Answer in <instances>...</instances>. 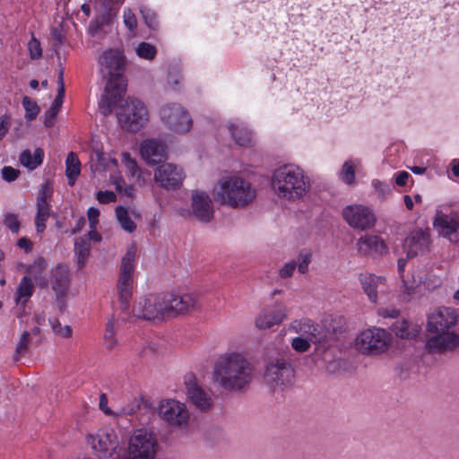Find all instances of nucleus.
Masks as SVG:
<instances>
[{"instance_id":"nucleus-28","label":"nucleus","mask_w":459,"mask_h":459,"mask_svg":"<svg viewBox=\"0 0 459 459\" xmlns=\"http://www.w3.org/2000/svg\"><path fill=\"white\" fill-rule=\"evenodd\" d=\"M124 313L125 316H112L106 324L104 343L106 348L109 351H112L117 346V340L116 338V333L121 330L123 324L126 322H132V318L128 314V311Z\"/></svg>"},{"instance_id":"nucleus-41","label":"nucleus","mask_w":459,"mask_h":459,"mask_svg":"<svg viewBox=\"0 0 459 459\" xmlns=\"http://www.w3.org/2000/svg\"><path fill=\"white\" fill-rule=\"evenodd\" d=\"M140 13L144 21V23L146 24V26L148 28H150L151 30H156L158 28L159 22H158L157 14L155 13V12L153 10H152L151 8H149L147 6L141 5Z\"/></svg>"},{"instance_id":"nucleus-48","label":"nucleus","mask_w":459,"mask_h":459,"mask_svg":"<svg viewBox=\"0 0 459 459\" xmlns=\"http://www.w3.org/2000/svg\"><path fill=\"white\" fill-rule=\"evenodd\" d=\"M142 402V397L134 398L131 402H129L126 406H124L121 409V414L133 415L136 413L141 408Z\"/></svg>"},{"instance_id":"nucleus-47","label":"nucleus","mask_w":459,"mask_h":459,"mask_svg":"<svg viewBox=\"0 0 459 459\" xmlns=\"http://www.w3.org/2000/svg\"><path fill=\"white\" fill-rule=\"evenodd\" d=\"M124 24L131 31L134 32L137 28V19L135 14L130 8H125L123 13Z\"/></svg>"},{"instance_id":"nucleus-6","label":"nucleus","mask_w":459,"mask_h":459,"mask_svg":"<svg viewBox=\"0 0 459 459\" xmlns=\"http://www.w3.org/2000/svg\"><path fill=\"white\" fill-rule=\"evenodd\" d=\"M214 199L221 204L234 209L249 205L256 196L251 183L238 176L222 178L213 187Z\"/></svg>"},{"instance_id":"nucleus-39","label":"nucleus","mask_w":459,"mask_h":459,"mask_svg":"<svg viewBox=\"0 0 459 459\" xmlns=\"http://www.w3.org/2000/svg\"><path fill=\"white\" fill-rule=\"evenodd\" d=\"M48 264L43 257H39L30 264L26 265L25 272L32 275L35 281L42 275L47 269Z\"/></svg>"},{"instance_id":"nucleus-54","label":"nucleus","mask_w":459,"mask_h":459,"mask_svg":"<svg viewBox=\"0 0 459 459\" xmlns=\"http://www.w3.org/2000/svg\"><path fill=\"white\" fill-rule=\"evenodd\" d=\"M297 268V262L295 260H291L286 263L279 271V275L281 278L286 279L291 277Z\"/></svg>"},{"instance_id":"nucleus-56","label":"nucleus","mask_w":459,"mask_h":459,"mask_svg":"<svg viewBox=\"0 0 459 459\" xmlns=\"http://www.w3.org/2000/svg\"><path fill=\"white\" fill-rule=\"evenodd\" d=\"M372 186L381 197H385L391 192L390 186L378 179H374L372 181Z\"/></svg>"},{"instance_id":"nucleus-30","label":"nucleus","mask_w":459,"mask_h":459,"mask_svg":"<svg viewBox=\"0 0 459 459\" xmlns=\"http://www.w3.org/2000/svg\"><path fill=\"white\" fill-rule=\"evenodd\" d=\"M35 290L32 278L30 275L23 276L14 292V303L20 308L25 309V307Z\"/></svg>"},{"instance_id":"nucleus-17","label":"nucleus","mask_w":459,"mask_h":459,"mask_svg":"<svg viewBox=\"0 0 459 459\" xmlns=\"http://www.w3.org/2000/svg\"><path fill=\"white\" fill-rule=\"evenodd\" d=\"M434 226L439 235L447 238L453 243L459 242V206L453 209L449 213L437 214Z\"/></svg>"},{"instance_id":"nucleus-24","label":"nucleus","mask_w":459,"mask_h":459,"mask_svg":"<svg viewBox=\"0 0 459 459\" xmlns=\"http://www.w3.org/2000/svg\"><path fill=\"white\" fill-rule=\"evenodd\" d=\"M142 158L147 164H159L166 159V145L163 142L148 139L142 142L140 146Z\"/></svg>"},{"instance_id":"nucleus-44","label":"nucleus","mask_w":459,"mask_h":459,"mask_svg":"<svg viewBox=\"0 0 459 459\" xmlns=\"http://www.w3.org/2000/svg\"><path fill=\"white\" fill-rule=\"evenodd\" d=\"M312 255L308 251H301L299 255L297 267L300 273L304 274L308 271L309 264L311 263Z\"/></svg>"},{"instance_id":"nucleus-57","label":"nucleus","mask_w":459,"mask_h":459,"mask_svg":"<svg viewBox=\"0 0 459 459\" xmlns=\"http://www.w3.org/2000/svg\"><path fill=\"white\" fill-rule=\"evenodd\" d=\"M99 3L105 11L111 12L114 9L118 8L123 3L124 0H95Z\"/></svg>"},{"instance_id":"nucleus-15","label":"nucleus","mask_w":459,"mask_h":459,"mask_svg":"<svg viewBox=\"0 0 459 459\" xmlns=\"http://www.w3.org/2000/svg\"><path fill=\"white\" fill-rule=\"evenodd\" d=\"M185 385L187 398L196 410L206 412L212 408L213 399L210 391L199 385L193 373L185 376Z\"/></svg>"},{"instance_id":"nucleus-22","label":"nucleus","mask_w":459,"mask_h":459,"mask_svg":"<svg viewBox=\"0 0 459 459\" xmlns=\"http://www.w3.org/2000/svg\"><path fill=\"white\" fill-rule=\"evenodd\" d=\"M430 243L429 230L419 229L411 231L403 241V250L406 252L407 258H412L429 252Z\"/></svg>"},{"instance_id":"nucleus-26","label":"nucleus","mask_w":459,"mask_h":459,"mask_svg":"<svg viewBox=\"0 0 459 459\" xmlns=\"http://www.w3.org/2000/svg\"><path fill=\"white\" fill-rule=\"evenodd\" d=\"M286 307L282 304H275L273 307L260 312L255 318V326L259 329H268L280 325L286 316Z\"/></svg>"},{"instance_id":"nucleus-19","label":"nucleus","mask_w":459,"mask_h":459,"mask_svg":"<svg viewBox=\"0 0 459 459\" xmlns=\"http://www.w3.org/2000/svg\"><path fill=\"white\" fill-rule=\"evenodd\" d=\"M53 194V185L47 180L40 187L37 197V213L35 217V227L38 233L46 230V222L50 216V200Z\"/></svg>"},{"instance_id":"nucleus-38","label":"nucleus","mask_w":459,"mask_h":459,"mask_svg":"<svg viewBox=\"0 0 459 459\" xmlns=\"http://www.w3.org/2000/svg\"><path fill=\"white\" fill-rule=\"evenodd\" d=\"M32 342L31 333L24 331L16 345L13 359L18 361L22 357L29 351V345Z\"/></svg>"},{"instance_id":"nucleus-49","label":"nucleus","mask_w":459,"mask_h":459,"mask_svg":"<svg viewBox=\"0 0 459 459\" xmlns=\"http://www.w3.org/2000/svg\"><path fill=\"white\" fill-rule=\"evenodd\" d=\"M114 184L116 186V189L119 194L125 195L128 197H133L134 195V186L131 185H126L124 180L121 178H117L114 180Z\"/></svg>"},{"instance_id":"nucleus-3","label":"nucleus","mask_w":459,"mask_h":459,"mask_svg":"<svg viewBox=\"0 0 459 459\" xmlns=\"http://www.w3.org/2000/svg\"><path fill=\"white\" fill-rule=\"evenodd\" d=\"M99 64L103 76L108 77L105 92L100 101V112L107 116L112 112L117 103L126 92V56L117 49H108L100 56Z\"/></svg>"},{"instance_id":"nucleus-45","label":"nucleus","mask_w":459,"mask_h":459,"mask_svg":"<svg viewBox=\"0 0 459 459\" xmlns=\"http://www.w3.org/2000/svg\"><path fill=\"white\" fill-rule=\"evenodd\" d=\"M49 323L53 332L62 337L67 338L72 334V330L69 325L62 326L59 320L56 318L49 319Z\"/></svg>"},{"instance_id":"nucleus-29","label":"nucleus","mask_w":459,"mask_h":459,"mask_svg":"<svg viewBox=\"0 0 459 459\" xmlns=\"http://www.w3.org/2000/svg\"><path fill=\"white\" fill-rule=\"evenodd\" d=\"M57 83H58L57 94H56L54 101L50 105L49 108L45 112V115H44V125L47 127H51L55 125L56 115L59 112L61 106L64 102L65 83H64L63 70H61L59 72Z\"/></svg>"},{"instance_id":"nucleus-11","label":"nucleus","mask_w":459,"mask_h":459,"mask_svg":"<svg viewBox=\"0 0 459 459\" xmlns=\"http://www.w3.org/2000/svg\"><path fill=\"white\" fill-rule=\"evenodd\" d=\"M159 417L171 429L185 431L190 422V412L184 403L175 399L161 400L158 405Z\"/></svg>"},{"instance_id":"nucleus-59","label":"nucleus","mask_w":459,"mask_h":459,"mask_svg":"<svg viewBox=\"0 0 459 459\" xmlns=\"http://www.w3.org/2000/svg\"><path fill=\"white\" fill-rule=\"evenodd\" d=\"M87 216L90 222V228L96 229L98 218L100 216V211L95 207H90L87 211Z\"/></svg>"},{"instance_id":"nucleus-36","label":"nucleus","mask_w":459,"mask_h":459,"mask_svg":"<svg viewBox=\"0 0 459 459\" xmlns=\"http://www.w3.org/2000/svg\"><path fill=\"white\" fill-rule=\"evenodd\" d=\"M122 162L124 163L128 175L131 178H135L138 182H141V178L143 177V171L138 166L137 162L134 159H133L129 152H123L121 154Z\"/></svg>"},{"instance_id":"nucleus-8","label":"nucleus","mask_w":459,"mask_h":459,"mask_svg":"<svg viewBox=\"0 0 459 459\" xmlns=\"http://www.w3.org/2000/svg\"><path fill=\"white\" fill-rule=\"evenodd\" d=\"M266 383L273 388L285 389L295 382V370L288 354L271 358L264 371Z\"/></svg>"},{"instance_id":"nucleus-31","label":"nucleus","mask_w":459,"mask_h":459,"mask_svg":"<svg viewBox=\"0 0 459 459\" xmlns=\"http://www.w3.org/2000/svg\"><path fill=\"white\" fill-rule=\"evenodd\" d=\"M392 330L398 338L413 340L420 334L421 327L417 323L402 319L393 325Z\"/></svg>"},{"instance_id":"nucleus-42","label":"nucleus","mask_w":459,"mask_h":459,"mask_svg":"<svg viewBox=\"0 0 459 459\" xmlns=\"http://www.w3.org/2000/svg\"><path fill=\"white\" fill-rule=\"evenodd\" d=\"M355 166L352 160H346L340 171V178L346 184L351 185L355 181Z\"/></svg>"},{"instance_id":"nucleus-51","label":"nucleus","mask_w":459,"mask_h":459,"mask_svg":"<svg viewBox=\"0 0 459 459\" xmlns=\"http://www.w3.org/2000/svg\"><path fill=\"white\" fill-rule=\"evenodd\" d=\"M4 223L13 233L19 232L20 221L16 214L6 213L4 215Z\"/></svg>"},{"instance_id":"nucleus-52","label":"nucleus","mask_w":459,"mask_h":459,"mask_svg":"<svg viewBox=\"0 0 459 459\" xmlns=\"http://www.w3.org/2000/svg\"><path fill=\"white\" fill-rule=\"evenodd\" d=\"M28 49L31 59H38L41 56L42 49L39 41L32 37L28 43Z\"/></svg>"},{"instance_id":"nucleus-37","label":"nucleus","mask_w":459,"mask_h":459,"mask_svg":"<svg viewBox=\"0 0 459 459\" xmlns=\"http://www.w3.org/2000/svg\"><path fill=\"white\" fill-rule=\"evenodd\" d=\"M116 216L121 226V228L131 233L135 230L136 225L134 221L130 218L127 210L123 206H117L116 208Z\"/></svg>"},{"instance_id":"nucleus-1","label":"nucleus","mask_w":459,"mask_h":459,"mask_svg":"<svg viewBox=\"0 0 459 459\" xmlns=\"http://www.w3.org/2000/svg\"><path fill=\"white\" fill-rule=\"evenodd\" d=\"M197 307L194 294L163 292L139 297L134 303L131 318L147 321L174 317L190 312Z\"/></svg>"},{"instance_id":"nucleus-32","label":"nucleus","mask_w":459,"mask_h":459,"mask_svg":"<svg viewBox=\"0 0 459 459\" xmlns=\"http://www.w3.org/2000/svg\"><path fill=\"white\" fill-rule=\"evenodd\" d=\"M228 129L236 142L240 146H250L253 143L252 132L242 123H229Z\"/></svg>"},{"instance_id":"nucleus-23","label":"nucleus","mask_w":459,"mask_h":459,"mask_svg":"<svg viewBox=\"0 0 459 459\" xmlns=\"http://www.w3.org/2000/svg\"><path fill=\"white\" fill-rule=\"evenodd\" d=\"M358 252L362 255L379 257L388 253V247L385 240L377 235H365L356 243Z\"/></svg>"},{"instance_id":"nucleus-9","label":"nucleus","mask_w":459,"mask_h":459,"mask_svg":"<svg viewBox=\"0 0 459 459\" xmlns=\"http://www.w3.org/2000/svg\"><path fill=\"white\" fill-rule=\"evenodd\" d=\"M159 451L156 435L150 430L140 429L134 431L128 440L126 455L118 459H155Z\"/></svg>"},{"instance_id":"nucleus-5","label":"nucleus","mask_w":459,"mask_h":459,"mask_svg":"<svg viewBox=\"0 0 459 459\" xmlns=\"http://www.w3.org/2000/svg\"><path fill=\"white\" fill-rule=\"evenodd\" d=\"M272 188L280 198L295 202L302 199L310 188V182L304 170L294 164H285L272 175Z\"/></svg>"},{"instance_id":"nucleus-64","label":"nucleus","mask_w":459,"mask_h":459,"mask_svg":"<svg viewBox=\"0 0 459 459\" xmlns=\"http://www.w3.org/2000/svg\"><path fill=\"white\" fill-rule=\"evenodd\" d=\"M51 34H52L53 39L55 40V44H54L55 48H56L57 46H59L63 43V36L57 29H53Z\"/></svg>"},{"instance_id":"nucleus-46","label":"nucleus","mask_w":459,"mask_h":459,"mask_svg":"<svg viewBox=\"0 0 459 459\" xmlns=\"http://www.w3.org/2000/svg\"><path fill=\"white\" fill-rule=\"evenodd\" d=\"M91 169L95 170L104 169L107 161L104 153L100 151H94L91 155Z\"/></svg>"},{"instance_id":"nucleus-16","label":"nucleus","mask_w":459,"mask_h":459,"mask_svg":"<svg viewBox=\"0 0 459 459\" xmlns=\"http://www.w3.org/2000/svg\"><path fill=\"white\" fill-rule=\"evenodd\" d=\"M70 273L66 265L58 264L51 269L49 273V283L56 294V300L59 309L62 311L65 307V298L70 286Z\"/></svg>"},{"instance_id":"nucleus-61","label":"nucleus","mask_w":459,"mask_h":459,"mask_svg":"<svg viewBox=\"0 0 459 459\" xmlns=\"http://www.w3.org/2000/svg\"><path fill=\"white\" fill-rule=\"evenodd\" d=\"M409 178H411V175L407 171H399L394 175L395 183L399 186H405Z\"/></svg>"},{"instance_id":"nucleus-20","label":"nucleus","mask_w":459,"mask_h":459,"mask_svg":"<svg viewBox=\"0 0 459 459\" xmlns=\"http://www.w3.org/2000/svg\"><path fill=\"white\" fill-rule=\"evenodd\" d=\"M201 222H209L213 218V204L210 195L202 190L191 194V212H186Z\"/></svg>"},{"instance_id":"nucleus-21","label":"nucleus","mask_w":459,"mask_h":459,"mask_svg":"<svg viewBox=\"0 0 459 459\" xmlns=\"http://www.w3.org/2000/svg\"><path fill=\"white\" fill-rule=\"evenodd\" d=\"M185 178L183 169L172 163L159 166L154 171V180L160 187L176 189L179 187Z\"/></svg>"},{"instance_id":"nucleus-14","label":"nucleus","mask_w":459,"mask_h":459,"mask_svg":"<svg viewBox=\"0 0 459 459\" xmlns=\"http://www.w3.org/2000/svg\"><path fill=\"white\" fill-rule=\"evenodd\" d=\"M87 442L94 454L104 459L111 457L119 445L117 436L111 428L100 429L95 434L88 436Z\"/></svg>"},{"instance_id":"nucleus-58","label":"nucleus","mask_w":459,"mask_h":459,"mask_svg":"<svg viewBox=\"0 0 459 459\" xmlns=\"http://www.w3.org/2000/svg\"><path fill=\"white\" fill-rule=\"evenodd\" d=\"M377 314L384 318H396L400 315V310L395 307H380Z\"/></svg>"},{"instance_id":"nucleus-10","label":"nucleus","mask_w":459,"mask_h":459,"mask_svg":"<svg viewBox=\"0 0 459 459\" xmlns=\"http://www.w3.org/2000/svg\"><path fill=\"white\" fill-rule=\"evenodd\" d=\"M392 334L379 327H371L360 332L355 346L358 351L367 355H379L385 352L392 343Z\"/></svg>"},{"instance_id":"nucleus-4","label":"nucleus","mask_w":459,"mask_h":459,"mask_svg":"<svg viewBox=\"0 0 459 459\" xmlns=\"http://www.w3.org/2000/svg\"><path fill=\"white\" fill-rule=\"evenodd\" d=\"M457 321V314L452 307H438L429 316L427 329L435 333L426 343L429 353H442L453 350L459 344V335L449 332Z\"/></svg>"},{"instance_id":"nucleus-60","label":"nucleus","mask_w":459,"mask_h":459,"mask_svg":"<svg viewBox=\"0 0 459 459\" xmlns=\"http://www.w3.org/2000/svg\"><path fill=\"white\" fill-rule=\"evenodd\" d=\"M10 119L7 116L0 117V141L5 136L9 131Z\"/></svg>"},{"instance_id":"nucleus-43","label":"nucleus","mask_w":459,"mask_h":459,"mask_svg":"<svg viewBox=\"0 0 459 459\" xmlns=\"http://www.w3.org/2000/svg\"><path fill=\"white\" fill-rule=\"evenodd\" d=\"M135 51L139 57L147 60H152L157 54L156 48L151 43L147 42H141L138 44Z\"/></svg>"},{"instance_id":"nucleus-27","label":"nucleus","mask_w":459,"mask_h":459,"mask_svg":"<svg viewBox=\"0 0 459 459\" xmlns=\"http://www.w3.org/2000/svg\"><path fill=\"white\" fill-rule=\"evenodd\" d=\"M363 291L368 299L377 303L378 299V291L385 285L386 279L384 276L376 275L369 273H360L359 277Z\"/></svg>"},{"instance_id":"nucleus-50","label":"nucleus","mask_w":459,"mask_h":459,"mask_svg":"<svg viewBox=\"0 0 459 459\" xmlns=\"http://www.w3.org/2000/svg\"><path fill=\"white\" fill-rule=\"evenodd\" d=\"M420 282L415 279L412 281H406L403 278V299L409 300L412 294L415 292L416 288L419 286Z\"/></svg>"},{"instance_id":"nucleus-35","label":"nucleus","mask_w":459,"mask_h":459,"mask_svg":"<svg viewBox=\"0 0 459 459\" xmlns=\"http://www.w3.org/2000/svg\"><path fill=\"white\" fill-rule=\"evenodd\" d=\"M74 253L77 256L79 267H82L90 254V243L82 238H78L74 242Z\"/></svg>"},{"instance_id":"nucleus-55","label":"nucleus","mask_w":459,"mask_h":459,"mask_svg":"<svg viewBox=\"0 0 459 459\" xmlns=\"http://www.w3.org/2000/svg\"><path fill=\"white\" fill-rule=\"evenodd\" d=\"M97 200L100 204L113 203V202H116L117 195L112 191H108V190L107 191H99L97 193Z\"/></svg>"},{"instance_id":"nucleus-12","label":"nucleus","mask_w":459,"mask_h":459,"mask_svg":"<svg viewBox=\"0 0 459 459\" xmlns=\"http://www.w3.org/2000/svg\"><path fill=\"white\" fill-rule=\"evenodd\" d=\"M117 117L122 127L132 132L141 129L149 120L145 105L141 100L132 98L126 100Z\"/></svg>"},{"instance_id":"nucleus-33","label":"nucleus","mask_w":459,"mask_h":459,"mask_svg":"<svg viewBox=\"0 0 459 459\" xmlns=\"http://www.w3.org/2000/svg\"><path fill=\"white\" fill-rule=\"evenodd\" d=\"M44 160V152L41 148H37L32 155L31 152L24 150L19 157L21 164L30 170H33L40 166Z\"/></svg>"},{"instance_id":"nucleus-34","label":"nucleus","mask_w":459,"mask_h":459,"mask_svg":"<svg viewBox=\"0 0 459 459\" xmlns=\"http://www.w3.org/2000/svg\"><path fill=\"white\" fill-rule=\"evenodd\" d=\"M65 175L68 178L69 185L73 186L80 175L81 163L74 152H69L65 160Z\"/></svg>"},{"instance_id":"nucleus-2","label":"nucleus","mask_w":459,"mask_h":459,"mask_svg":"<svg viewBox=\"0 0 459 459\" xmlns=\"http://www.w3.org/2000/svg\"><path fill=\"white\" fill-rule=\"evenodd\" d=\"M254 377V367L240 352H225L218 357L213 365L212 380L226 392H246Z\"/></svg>"},{"instance_id":"nucleus-62","label":"nucleus","mask_w":459,"mask_h":459,"mask_svg":"<svg viewBox=\"0 0 459 459\" xmlns=\"http://www.w3.org/2000/svg\"><path fill=\"white\" fill-rule=\"evenodd\" d=\"M100 409L107 415L113 414L111 409L108 406V397L105 394L100 395Z\"/></svg>"},{"instance_id":"nucleus-18","label":"nucleus","mask_w":459,"mask_h":459,"mask_svg":"<svg viewBox=\"0 0 459 459\" xmlns=\"http://www.w3.org/2000/svg\"><path fill=\"white\" fill-rule=\"evenodd\" d=\"M342 215L351 227L358 230L370 229L376 222L373 212L363 205H349L344 208Z\"/></svg>"},{"instance_id":"nucleus-25","label":"nucleus","mask_w":459,"mask_h":459,"mask_svg":"<svg viewBox=\"0 0 459 459\" xmlns=\"http://www.w3.org/2000/svg\"><path fill=\"white\" fill-rule=\"evenodd\" d=\"M291 328L298 331V328L301 331L303 328H307L308 330H304V333H307V336H299L295 337L291 342L292 348L299 352L307 351L310 348V342H316V337L315 332L316 328L311 324L310 320H303V321H294L291 325Z\"/></svg>"},{"instance_id":"nucleus-7","label":"nucleus","mask_w":459,"mask_h":459,"mask_svg":"<svg viewBox=\"0 0 459 459\" xmlns=\"http://www.w3.org/2000/svg\"><path fill=\"white\" fill-rule=\"evenodd\" d=\"M136 252L137 248L134 245L129 246L121 260L117 289L122 312L128 311L133 296Z\"/></svg>"},{"instance_id":"nucleus-53","label":"nucleus","mask_w":459,"mask_h":459,"mask_svg":"<svg viewBox=\"0 0 459 459\" xmlns=\"http://www.w3.org/2000/svg\"><path fill=\"white\" fill-rule=\"evenodd\" d=\"M2 178L7 182L14 181L20 175V170L13 169L11 166H4L2 170Z\"/></svg>"},{"instance_id":"nucleus-13","label":"nucleus","mask_w":459,"mask_h":459,"mask_svg":"<svg viewBox=\"0 0 459 459\" xmlns=\"http://www.w3.org/2000/svg\"><path fill=\"white\" fill-rule=\"evenodd\" d=\"M161 122L171 131L185 134L192 126V118L187 110L178 103H168L160 110Z\"/></svg>"},{"instance_id":"nucleus-40","label":"nucleus","mask_w":459,"mask_h":459,"mask_svg":"<svg viewBox=\"0 0 459 459\" xmlns=\"http://www.w3.org/2000/svg\"><path fill=\"white\" fill-rule=\"evenodd\" d=\"M22 106L25 109V118L28 121H31L37 117L40 109L36 101L25 96L22 98Z\"/></svg>"},{"instance_id":"nucleus-63","label":"nucleus","mask_w":459,"mask_h":459,"mask_svg":"<svg viewBox=\"0 0 459 459\" xmlns=\"http://www.w3.org/2000/svg\"><path fill=\"white\" fill-rule=\"evenodd\" d=\"M17 245L20 248L24 249L25 252H30L32 249V242L27 238H20Z\"/></svg>"}]
</instances>
